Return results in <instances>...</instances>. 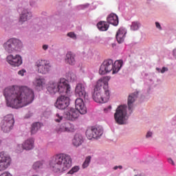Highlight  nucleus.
Returning a JSON list of instances; mask_svg holds the SVG:
<instances>
[{"label": "nucleus", "mask_w": 176, "mask_h": 176, "mask_svg": "<svg viewBox=\"0 0 176 176\" xmlns=\"http://www.w3.org/2000/svg\"><path fill=\"white\" fill-rule=\"evenodd\" d=\"M3 95L6 104L11 108H23L34 100V93L28 87L12 86L4 89Z\"/></svg>", "instance_id": "f257e3e1"}, {"label": "nucleus", "mask_w": 176, "mask_h": 176, "mask_svg": "<svg viewBox=\"0 0 176 176\" xmlns=\"http://www.w3.org/2000/svg\"><path fill=\"white\" fill-rule=\"evenodd\" d=\"M50 170L55 174H62L72 166V158L66 153L54 155L48 161Z\"/></svg>", "instance_id": "f03ea898"}, {"label": "nucleus", "mask_w": 176, "mask_h": 176, "mask_svg": "<svg viewBox=\"0 0 176 176\" xmlns=\"http://www.w3.org/2000/svg\"><path fill=\"white\" fill-rule=\"evenodd\" d=\"M47 91L52 94H54L57 92L60 94H68L71 91V86L66 79L61 78L58 82L54 81L50 82L47 87Z\"/></svg>", "instance_id": "7ed1b4c3"}, {"label": "nucleus", "mask_w": 176, "mask_h": 176, "mask_svg": "<svg viewBox=\"0 0 176 176\" xmlns=\"http://www.w3.org/2000/svg\"><path fill=\"white\" fill-rule=\"evenodd\" d=\"M123 62L122 60H117L113 63L111 59L104 60L100 65L99 74L100 75H105L112 72L113 74H117L122 68Z\"/></svg>", "instance_id": "20e7f679"}, {"label": "nucleus", "mask_w": 176, "mask_h": 176, "mask_svg": "<svg viewBox=\"0 0 176 176\" xmlns=\"http://www.w3.org/2000/svg\"><path fill=\"white\" fill-rule=\"evenodd\" d=\"M75 109H70L67 113V119L70 121H74L79 118V113L85 115L87 113V108L84 104L83 100L81 98H77L75 101Z\"/></svg>", "instance_id": "39448f33"}, {"label": "nucleus", "mask_w": 176, "mask_h": 176, "mask_svg": "<svg viewBox=\"0 0 176 176\" xmlns=\"http://www.w3.org/2000/svg\"><path fill=\"white\" fill-rule=\"evenodd\" d=\"M22 47V42L17 38H9V40L3 44V49L8 54L20 52Z\"/></svg>", "instance_id": "423d86ee"}, {"label": "nucleus", "mask_w": 176, "mask_h": 176, "mask_svg": "<svg viewBox=\"0 0 176 176\" xmlns=\"http://www.w3.org/2000/svg\"><path fill=\"white\" fill-rule=\"evenodd\" d=\"M35 67L38 73L41 74H47L52 69V65L50 61L47 60L39 59L35 63Z\"/></svg>", "instance_id": "0eeeda50"}, {"label": "nucleus", "mask_w": 176, "mask_h": 176, "mask_svg": "<svg viewBox=\"0 0 176 176\" xmlns=\"http://www.w3.org/2000/svg\"><path fill=\"white\" fill-rule=\"evenodd\" d=\"M115 120L119 125H122L125 122L126 118V106L121 105L118 107L114 114Z\"/></svg>", "instance_id": "6e6552de"}, {"label": "nucleus", "mask_w": 176, "mask_h": 176, "mask_svg": "<svg viewBox=\"0 0 176 176\" xmlns=\"http://www.w3.org/2000/svg\"><path fill=\"white\" fill-rule=\"evenodd\" d=\"M109 91H102L94 89V92L92 95L93 99L99 103H104L109 99Z\"/></svg>", "instance_id": "1a4fd4ad"}, {"label": "nucleus", "mask_w": 176, "mask_h": 176, "mask_svg": "<svg viewBox=\"0 0 176 176\" xmlns=\"http://www.w3.org/2000/svg\"><path fill=\"white\" fill-rule=\"evenodd\" d=\"M14 124V120L13 115L8 114L1 122V130L4 133H9L13 129Z\"/></svg>", "instance_id": "9d476101"}, {"label": "nucleus", "mask_w": 176, "mask_h": 176, "mask_svg": "<svg viewBox=\"0 0 176 176\" xmlns=\"http://www.w3.org/2000/svg\"><path fill=\"white\" fill-rule=\"evenodd\" d=\"M12 163V159L10 155L4 151L0 152V172L8 169Z\"/></svg>", "instance_id": "9b49d317"}, {"label": "nucleus", "mask_w": 176, "mask_h": 176, "mask_svg": "<svg viewBox=\"0 0 176 176\" xmlns=\"http://www.w3.org/2000/svg\"><path fill=\"white\" fill-rule=\"evenodd\" d=\"M109 76H104L101 78H100L96 85L95 89L103 91H109L108 88V82L110 80Z\"/></svg>", "instance_id": "f8f14e48"}, {"label": "nucleus", "mask_w": 176, "mask_h": 176, "mask_svg": "<svg viewBox=\"0 0 176 176\" xmlns=\"http://www.w3.org/2000/svg\"><path fill=\"white\" fill-rule=\"evenodd\" d=\"M68 105H69V98L65 96L58 97L55 104L58 109H66Z\"/></svg>", "instance_id": "ddd939ff"}, {"label": "nucleus", "mask_w": 176, "mask_h": 176, "mask_svg": "<svg viewBox=\"0 0 176 176\" xmlns=\"http://www.w3.org/2000/svg\"><path fill=\"white\" fill-rule=\"evenodd\" d=\"M6 61L8 63L13 67H19L23 63L22 58L19 55H8L6 57Z\"/></svg>", "instance_id": "4468645a"}, {"label": "nucleus", "mask_w": 176, "mask_h": 176, "mask_svg": "<svg viewBox=\"0 0 176 176\" xmlns=\"http://www.w3.org/2000/svg\"><path fill=\"white\" fill-rule=\"evenodd\" d=\"M56 131L58 134L65 132H74L75 131V127L69 122H65L61 125L57 126Z\"/></svg>", "instance_id": "2eb2a0df"}, {"label": "nucleus", "mask_w": 176, "mask_h": 176, "mask_svg": "<svg viewBox=\"0 0 176 176\" xmlns=\"http://www.w3.org/2000/svg\"><path fill=\"white\" fill-rule=\"evenodd\" d=\"M75 94L76 96L80 97V98L87 99L88 96L85 91V85L82 83H78L76 85L75 88Z\"/></svg>", "instance_id": "dca6fc26"}, {"label": "nucleus", "mask_w": 176, "mask_h": 176, "mask_svg": "<svg viewBox=\"0 0 176 176\" xmlns=\"http://www.w3.org/2000/svg\"><path fill=\"white\" fill-rule=\"evenodd\" d=\"M22 148L25 151H31L34 148V140L29 138L22 143Z\"/></svg>", "instance_id": "f3484780"}, {"label": "nucleus", "mask_w": 176, "mask_h": 176, "mask_svg": "<svg viewBox=\"0 0 176 176\" xmlns=\"http://www.w3.org/2000/svg\"><path fill=\"white\" fill-rule=\"evenodd\" d=\"M33 84L36 89H42L46 85V80L42 77L36 78Z\"/></svg>", "instance_id": "a211bd4d"}, {"label": "nucleus", "mask_w": 176, "mask_h": 176, "mask_svg": "<svg viewBox=\"0 0 176 176\" xmlns=\"http://www.w3.org/2000/svg\"><path fill=\"white\" fill-rule=\"evenodd\" d=\"M126 29H123V28H120V29L118 30L116 33V39L118 43H122L124 42L126 36Z\"/></svg>", "instance_id": "6ab92c4d"}, {"label": "nucleus", "mask_w": 176, "mask_h": 176, "mask_svg": "<svg viewBox=\"0 0 176 176\" xmlns=\"http://www.w3.org/2000/svg\"><path fill=\"white\" fill-rule=\"evenodd\" d=\"M107 20L108 23L111 24L114 26H117L119 23L118 16L114 13H111L107 16Z\"/></svg>", "instance_id": "aec40b11"}, {"label": "nucleus", "mask_w": 176, "mask_h": 176, "mask_svg": "<svg viewBox=\"0 0 176 176\" xmlns=\"http://www.w3.org/2000/svg\"><path fill=\"white\" fill-rule=\"evenodd\" d=\"M32 16V12H28L27 10H24L20 16L19 22H25L26 21L30 19Z\"/></svg>", "instance_id": "412c9836"}, {"label": "nucleus", "mask_w": 176, "mask_h": 176, "mask_svg": "<svg viewBox=\"0 0 176 176\" xmlns=\"http://www.w3.org/2000/svg\"><path fill=\"white\" fill-rule=\"evenodd\" d=\"M65 63L70 65H75L76 63V60H75V54L71 52H67L66 54Z\"/></svg>", "instance_id": "4be33fe9"}, {"label": "nucleus", "mask_w": 176, "mask_h": 176, "mask_svg": "<svg viewBox=\"0 0 176 176\" xmlns=\"http://www.w3.org/2000/svg\"><path fill=\"white\" fill-rule=\"evenodd\" d=\"M138 93L135 92L129 95L128 98V107H129V111H131V112L133 107V103L135 102V99L138 98Z\"/></svg>", "instance_id": "5701e85b"}, {"label": "nucleus", "mask_w": 176, "mask_h": 176, "mask_svg": "<svg viewBox=\"0 0 176 176\" xmlns=\"http://www.w3.org/2000/svg\"><path fill=\"white\" fill-rule=\"evenodd\" d=\"M83 142L82 135L76 134L72 140V144L75 147H79Z\"/></svg>", "instance_id": "b1692460"}, {"label": "nucleus", "mask_w": 176, "mask_h": 176, "mask_svg": "<svg viewBox=\"0 0 176 176\" xmlns=\"http://www.w3.org/2000/svg\"><path fill=\"white\" fill-rule=\"evenodd\" d=\"M96 126H90L87 129L86 137L88 140H91L94 139V135H95Z\"/></svg>", "instance_id": "393cba45"}, {"label": "nucleus", "mask_w": 176, "mask_h": 176, "mask_svg": "<svg viewBox=\"0 0 176 176\" xmlns=\"http://www.w3.org/2000/svg\"><path fill=\"white\" fill-rule=\"evenodd\" d=\"M97 27L100 31H107L109 25L105 21H100L98 23Z\"/></svg>", "instance_id": "a878e982"}, {"label": "nucleus", "mask_w": 176, "mask_h": 176, "mask_svg": "<svg viewBox=\"0 0 176 176\" xmlns=\"http://www.w3.org/2000/svg\"><path fill=\"white\" fill-rule=\"evenodd\" d=\"M42 125L40 122H35L32 124V128H31V134L34 135L36 134L39 129H41Z\"/></svg>", "instance_id": "bb28decb"}, {"label": "nucleus", "mask_w": 176, "mask_h": 176, "mask_svg": "<svg viewBox=\"0 0 176 176\" xmlns=\"http://www.w3.org/2000/svg\"><path fill=\"white\" fill-rule=\"evenodd\" d=\"M43 161H37V162H35L33 165H32V168L34 170H38L40 169H42L43 168Z\"/></svg>", "instance_id": "cd10ccee"}, {"label": "nucleus", "mask_w": 176, "mask_h": 176, "mask_svg": "<svg viewBox=\"0 0 176 176\" xmlns=\"http://www.w3.org/2000/svg\"><path fill=\"white\" fill-rule=\"evenodd\" d=\"M102 129L95 127V134L93 135V139H98L102 135Z\"/></svg>", "instance_id": "c85d7f7f"}, {"label": "nucleus", "mask_w": 176, "mask_h": 176, "mask_svg": "<svg viewBox=\"0 0 176 176\" xmlns=\"http://www.w3.org/2000/svg\"><path fill=\"white\" fill-rule=\"evenodd\" d=\"M140 27V24L138 21H133L132 22V24L131 25V30L132 31H137L139 30Z\"/></svg>", "instance_id": "c756f323"}, {"label": "nucleus", "mask_w": 176, "mask_h": 176, "mask_svg": "<svg viewBox=\"0 0 176 176\" xmlns=\"http://www.w3.org/2000/svg\"><path fill=\"white\" fill-rule=\"evenodd\" d=\"M91 157L89 155L86 157L85 160L82 165V168L85 169L88 167V166L89 165V163L91 162Z\"/></svg>", "instance_id": "7c9ffc66"}, {"label": "nucleus", "mask_w": 176, "mask_h": 176, "mask_svg": "<svg viewBox=\"0 0 176 176\" xmlns=\"http://www.w3.org/2000/svg\"><path fill=\"white\" fill-rule=\"evenodd\" d=\"M63 120V116L62 115H60L59 113H57L55 115V118H54V121L56 123H60L61 122V121Z\"/></svg>", "instance_id": "2f4dec72"}, {"label": "nucleus", "mask_w": 176, "mask_h": 176, "mask_svg": "<svg viewBox=\"0 0 176 176\" xmlns=\"http://www.w3.org/2000/svg\"><path fill=\"white\" fill-rule=\"evenodd\" d=\"M79 171V166H75L72 167V168L67 173L69 175H74L75 173H78Z\"/></svg>", "instance_id": "473e14b6"}, {"label": "nucleus", "mask_w": 176, "mask_h": 176, "mask_svg": "<svg viewBox=\"0 0 176 176\" xmlns=\"http://www.w3.org/2000/svg\"><path fill=\"white\" fill-rule=\"evenodd\" d=\"M69 78L71 81L76 80V75L74 73H69Z\"/></svg>", "instance_id": "72a5a7b5"}, {"label": "nucleus", "mask_w": 176, "mask_h": 176, "mask_svg": "<svg viewBox=\"0 0 176 176\" xmlns=\"http://www.w3.org/2000/svg\"><path fill=\"white\" fill-rule=\"evenodd\" d=\"M67 36L73 39H76V34H74L72 32L67 33Z\"/></svg>", "instance_id": "f704fd0d"}, {"label": "nucleus", "mask_w": 176, "mask_h": 176, "mask_svg": "<svg viewBox=\"0 0 176 176\" xmlns=\"http://www.w3.org/2000/svg\"><path fill=\"white\" fill-rule=\"evenodd\" d=\"M0 176H13V175L8 171H4L3 172V173L0 174Z\"/></svg>", "instance_id": "c9c22d12"}, {"label": "nucleus", "mask_w": 176, "mask_h": 176, "mask_svg": "<svg viewBox=\"0 0 176 176\" xmlns=\"http://www.w3.org/2000/svg\"><path fill=\"white\" fill-rule=\"evenodd\" d=\"M26 72V71L25 69H21L20 71L18 72V74L21 75V76H24V74Z\"/></svg>", "instance_id": "e433bc0d"}, {"label": "nucleus", "mask_w": 176, "mask_h": 176, "mask_svg": "<svg viewBox=\"0 0 176 176\" xmlns=\"http://www.w3.org/2000/svg\"><path fill=\"white\" fill-rule=\"evenodd\" d=\"M152 135H153V133L148 131V132H147V134H146V138H149L152 137Z\"/></svg>", "instance_id": "4c0bfd02"}, {"label": "nucleus", "mask_w": 176, "mask_h": 176, "mask_svg": "<svg viewBox=\"0 0 176 176\" xmlns=\"http://www.w3.org/2000/svg\"><path fill=\"white\" fill-rule=\"evenodd\" d=\"M168 162L172 164L173 166L175 165L174 161L171 158H168Z\"/></svg>", "instance_id": "58836bf2"}, {"label": "nucleus", "mask_w": 176, "mask_h": 176, "mask_svg": "<svg viewBox=\"0 0 176 176\" xmlns=\"http://www.w3.org/2000/svg\"><path fill=\"white\" fill-rule=\"evenodd\" d=\"M118 168H119V169H122V166L119 165V166H115L113 167V170H118Z\"/></svg>", "instance_id": "ea45409f"}, {"label": "nucleus", "mask_w": 176, "mask_h": 176, "mask_svg": "<svg viewBox=\"0 0 176 176\" xmlns=\"http://www.w3.org/2000/svg\"><path fill=\"white\" fill-rule=\"evenodd\" d=\"M155 26L157 27V28H158L159 30H162V27L161 25L159 22H155Z\"/></svg>", "instance_id": "a19ab883"}, {"label": "nucleus", "mask_w": 176, "mask_h": 176, "mask_svg": "<svg viewBox=\"0 0 176 176\" xmlns=\"http://www.w3.org/2000/svg\"><path fill=\"white\" fill-rule=\"evenodd\" d=\"M168 70V68L162 67V69H161L160 72L162 74H164L165 72H167Z\"/></svg>", "instance_id": "79ce46f5"}, {"label": "nucleus", "mask_w": 176, "mask_h": 176, "mask_svg": "<svg viewBox=\"0 0 176 176\" xmlns=\"http://www.w3.org/2000/svg\"><path fill=\"white\" fill-rule=\"evenodd\" d=\"M108 109H109V111H111V106H109L107 109H104V112H107Z\"/></svg>", "instance_id": "37998d69"}, {"label": "nucleus", "mask_w": 176, "mask_h": 176, "mask_svg": "<svg viewBox=\"0 0 176 176\" xmlns=\"http://www.w3.org/2000/svg\"><path fill=\"white\" fill-rule=\"evenodd\" d=\"M47 49H48V45H43V50H47Z\"/></svg>", "instance_id": "c03bdc74"}, {"label": "nucleus", "mask_w": 176, "mask_h": 176, "mask_svg": "<svg viewBox=\"0 0 176 176\" xmlns=\"http://www.w3.org/2000/svg\"><path fill=\"white\" fill-rule=\"evenodd\" d=\"M173 56H176V49L173 50Z\"/></svg>", "instance_id": "a18cd8bd"}, {"label": "nucleus", "mask_w": 176, "mask_h": 176, "mask_svg": "<svg viewBox=\"0 0 176 176\" xmlns=\"http://www.w3.org/2000/svg\"><path fill=\"white\" fill-rule=\"evenodd\" d=\"M31 176H40L39 175H32Z\"/></svg>", "instance_id": "49530a36"}, {"label": "nucleus", "mask_w": 176, "mask_h": 176, "mask_svg": "<svg viewBox=\"0 0 176 176\" xmlns=\"http://www.w3.org/2000/svg\"><path fill=\"white\" fill-rule=\"evenodd\" d=\"M157 71H160V69H159V68H157Z\"/></svg>", "instance_id": "de8ad7c7"}]
</instances>
